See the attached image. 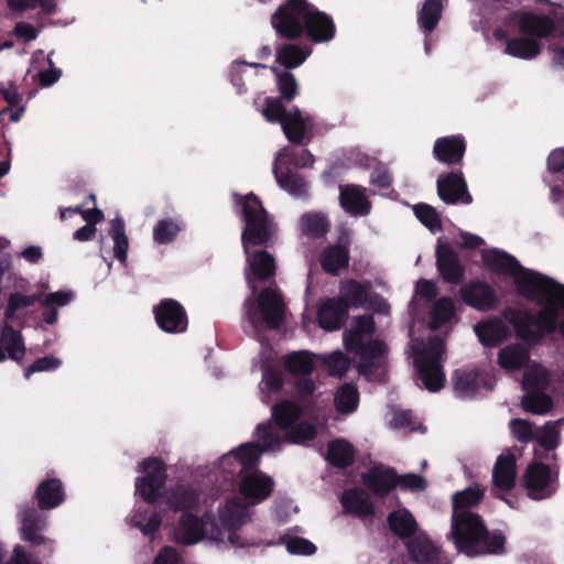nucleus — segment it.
<instances>
[{"label":"nucleus","mask_w":564,"mask_h":564,"mask_svg":"<svg viewBox=\"0 0 564 564\" xmlns=\"http://www.w3.org/2000/svg\"><path fill=\"white\" fill-rule=\"evenodd\" d=\"M242 217L246 226L241 240L247 259L246 280L254 295L257 286L253 280L265 281L274 275L275 261L268 251L251 252V247L267 245L275 234V225L269 218L259 198L250 193L242 198Z\"/></svg>","instance_id":"obj_1"},{"label":"nucleus","mask_w":564,"mask_h":564,"mask_svg":"<svg viewBox=\"0 0 564 564\" xmlns=\"http://www.w3.org/2000/svg\"><path fill=\"white\" fill-rule=\"evenodd\" d=\"M274 481L271 477L252 468L247 469L239 480V494L243 501L234 497L219 508L221 524L228 530V543L232 547H243L245 541L236 532L250 518V508L265 500L272 492Z\"/></svg>","instance_id":"obj_2"},{"label":"nucleus","mask_w":564,"mask_h":564,"mask_svg":"<svg viewBox=\"0 0 564 564\" xmlns=\"http://www.w3.org/2000/svg\"><path fill=\"white\" fill-rule=\"evenodd\" d=\"M272 26L288 39H296L306 31L314 42H327L335 35L333 20L306 0H288L271 18Z\"/></svg>","instance_id":"obj_3"},{"label":"nucleus","mask_w":564,"mask_h":564,"mask_svg":"<svg viewBox=\"0 0 564 564\" xmlns=\"http://www.w3.org/2000/svg\"><path fill=\"white\" fill-rule=\"evenodd\" d=\"M302 409L292 401H281L272 409L274 422L260 424L256 430V438L263 451H279L284 442L305 444L315 438L316 426L308 422H300Z\"/></svg>","instance_id":"obj_4"},{"label":"nucleus","mask_w":564,"mask_h":564,"mask_svg":"<svg viewBox=\"0 0 564 564\" xmlns=\"http://www.w3.org/2000/svg\"><path fill=\"white\" fill-rule=\"evenodd\" d=\"M375 322L371 315L354 317L344 332V345L358 357V371L368 380H380L386 371L388 347L381 340H372Z\"/></svg>","instance_id":"obj_5"},{"label":"nucleus","mask_w":564,"mask_h":564,"mask_svg":"<svg viewBox=\"0 0 564 564\" xmlns=\"http://www.w3.org/2000/svg\"><path fill=\"white\" fill-rule=\"evenodd\" d=\"M552 285L556 292L547 295L542 302L533 301L541 305V310L536 314L530 312L514 313L511 323L513 324L517 335L529 341L536 343L546 334L554 333L557 328L564 338V285L552 280Z\"/></svg>","instance_id":"obj_6"},{"label":"nucleus","mask_w":564,"mask_h":564,"mask_svg":"<svg viewBox=\"0 0 564 564\" xmlns=\"http://www.w3.org/2000/svg\"><path fill=\"white\" fill-rule=\"evenodd\" d=\"M449 540L456 549L467 556L502 552L505 538L490 533L477 513H452Z\"/></svg>","instance_id":"obj_7"},{"label":"nucleus","mask_w":564,"mask_h":564,"mask_svg":"<svg viewBox=\"0 0 564 564\" xmlns=\"http://www.w3.org/2000/svg\"><path fill=\"white\" fill-rule=\"evenodd\" d=\"M485 264L491 270L513 278L518 291L530 301L542 302L556 292L552 279L524 269L511 254L492 249L482 252Z\"/></svg>","instance_id":"obj_8"},{"label":"nucleus","mask_w":564,"mask_h":564,"mask_svg":"<svg viewBox=\"0 0 564 564\" xmlns=\"http://www.w3.org/2000/svg\"><path fill=\"white\" fill-rule=\"evenodd\" d=\"M24 284L25 281L21 279L19 284L21 291L15 290L9 293L3 312L4 323L12 324L14 321L20 319L24 310L39 302L45 308L42 314L43 321L48 325H53L58 318L57 308L66 306L75 297L72 291L52 292L43 297L40 294H24L22 292Z\"/></svg>","instance_id":"obj_9"},{"label":"nucleus","mask_w":564,"mask_h":564,"mask_svg":"<svg viewBox=\"0 0 564 564\" xmlns=\"http://www.w3.org/2000/svg\"><path fill=\"white\" fill-rule=\"evenodd\" d=\"M444 351V341L437 336L413 345L414 365L419 378L422 384L432 392H436L444 387L445 373L442 368Z\"/></svg>","instance_id":"obj_10"},{"label":"nucleus","mask_w":564,"mask_h":564,"mask_svg":"<svg viewBox=\"0 0 564 564\" xmlns=\"http://www.w3.org/2000/svg\"><path fill=\"white\" fill-rule=\"evenodd\" d=\"M267 121L281 123L288 140L295 144H303L308 118H304L299 108L286 110L279 98L265 97L260 110Z\"/></svg>","instance_id":"obj_11"},{"label":"nucleus","mask_w":564,"mask_h":564,"mask_svg":"<svg viewBox=\"0 0 564 564\" xmlns=\"http://www.w3.org/2000/svg\"><path fill=\"white\" fill-rule=\"evenodd\" d=\"M203 538L225 542V538L228 540V530L223 524L221 528L218 527L209 516L199 520L191 513H184L174 530L175 541L182 544H194Z\"/></svg>","instance_id":"obj_12"},{"label":"nucleus","mask_w":564,"mask_h":564,"mask_svg":"<svg viewBox=\"0 0 564 564\" xmlns=\"http://www.w3.org/2000/svg\"><path fill=\"white\" fill-rule=\"evenodd\" d=\"M21 523V538L31 545L36 546L43 544L46 555L54 553V541L41 534L46 528L47 517L30 506H21L18 512Z\"/></svg>","instance_id":"obj_13"},{"label":"nucleus","mask_w":564,"mask_h":564,"mask_svg":"<svg viewBox=\"0 0 564 564\" xmlns=\"http://www.w3.org/2000/svg\"><path fill=\"white\" fill-rule=\"evenodd\" d=\"M139 471H144V477H138L135 480V491L144 501L153 503L160 496L166 479V473L163 463L158 458L144 459Z\"/></svg>","instance_id":"obj_14"},{"label":"nucleus","mask_w":564,"mask_h":564,"mask_svg":"<svg viewBox=\"0 0 564 564\" xmlns=\"http://www.w3.org/2000/svg\"><path fill=\"white\" fill-rule=\"evenodd\" d=\"M153 313L159 327L166 333H184L187 329L186 311L176 300H162L154 306Z\"/></svg>","instance_id":"obj_15"},{"label":"nucleus","mask_w":564,"mask_h":564,"mask_svg":"<svg viewBox=\"0 0 564 564\" xmlns=\"http://www.w3.org/2000/svg\"><path fill=\"white\" fill-rule=\"evenodd\" d=\"M258 445L246 443L238 449L232 451L220 458V468L223 471L239 477L247 470L257 468L261 452Z\"/></svg>","instance_id":"obj_16"},{"label":"nucleus","mask_w":564,"mask_h":564,"mask_svg":"<svg viewBox=\"0 0 564 564\" xmlns=\"http://www.w3.org/2000/svg\"><path fill=\"white\" fill-rule=\"evenodd\" d=\"M524 486L532 499L541 500L555 491V479L546 465L533 463L525 470Z\"/></svg>","instance_id":"obj_17"},{"label":"nucleus","mask_w":564,"mask_h":564,"mask_svg":"<svg viewBox=\"0 0 564 564\" xmlns=\"http://www.w3.org/2000/svg\"><path fill=\"white\" fill-rule=\"evenodd\" d=\"M438 197L448 205H469L473 197L467 189V184L462 173L451 172L442 174L436 182Z\"/></svg>","instance_id":"obj_18"},{"label":"nucleus","mask_w":564,"mask_h":564,"mask_svg":"<svg viewBox=\"0 0 564 564\" xmlns=\"http://www.w3.org/2000/svg\"><path fill=\"white\" fill-rule=\"evenodd\" d=\"M257 301L262 319L268 327H280L285 315V304L281 292L275 288H265L260 292Z\"/></svg>","instance_id":"obj_19"},{"label":"nucleus","mask_w":564,"mask_h":564,"mask_svg":"<svg viewBox=\"0 0 564 564\" xmlns=\"http://www.w3.org/2000/svg\"><path fill=\"white\" fill-rule=\"evenodd\" d=\"M520 33L529 35L530 39L547 37L555 31L553 20L545 14H535L532 12H517L514 14Z\"/></svg>","instance_id":"obj_20"},{"label":"nucleus","mask_w":564,"mask_h":564,"mask_svg":"<svg viewBox=\"0 0 564 564\" xmlns=\"http://www.w3.org/2000/svg\"><path fill=\"white\" fill-rule=\"evenodd\" d=\"M460 297L469 306L478 311H489L497 304L495 291L481 281H471L460 288Z\"/></svg>","instance_id":"obj_21"},{"label":"nucleus","mask_w":564,"mask_h":564,"mask_svg":"<svg viewBox=\"0 0 564 564\" xmlns=\"http://www.w3.org/2000/svg\"><path fill=\"white\" fill-rule=\"evenodd\" d=\"M345 310L348 307H366L371 304V283L356 280H344L340 282L339 296L337 297Z\"/></svg>","instance_id":"obj_22"},{"label":"nucleus","mask_w":564,"mask_h":564,"mask_svg":"<svg viewBox=\"0 0 564 564\" xmlns=\"http://www.w3.org/2000/svg\"><path fill=\"white\" fill-rule=\"evenodd\" d=\"M436 265L443 279L448 283L458 284L464 278V268L452 247L441 243L436 249Z\"/></svg>","instance_id":"obj_23"},{"label":"nucleus","mask_w":564,"mask_h":564,"mask_svg":"<svg viewBox=\"0 0 564 564\" xmlns=\"http://www.w3.org/2000/svg\"><path fill=\"white\" fill-rule=\"evenodd\" d=\"M340 206L352 216H365L370 213L371 204L366 195V188L347 184L339 186Z\"/></svg>","instance_id":"obj_24"},{"label":"nucleus","mask_w":564,"mask_h":564,"mask_svg":"<svg viewBox=\"0 0 564 564\" xmlns=\"http://www.w3.org/2000/svg\"><path fill=\"white\" fill-rule=\"evenodd\" d=\"M466 143L460 135H451L436 139L433 155L447 165L459 164L464 158Z\"/></svg>","instance_id":"obj_25"},{"label":"nucleus","mask_w":564,"mask_h":564,"mask_svg":"<svg viewBox=\"0 0 564 564\" xmlns=\"http://www.w3.org/2000/svg\"><path fill=\"white\" fill-rule=\"evenodd\" d=\"M364 484L377 496H387L397 486V475L392 468L382 465L373 466L362 474Z\"/></svg>","instance_id":"obj_26"},{"label":"nucleus","mask_w":564,"mask_h":564,"mask_svg":"<svg viewBox=\"0 0 564 564\" xmlns=\"http://www.w3.org/2000/svg\"><path fill=\"white\" fill-rule=\"evenodd\" d=\"M64 487L57 478L41 481L34 492V499L41 510H51L58 507L64 501Z\"/></svg>","instance_id":"obj_27"},{"label":"nucleus","mask_w":564,"mask_h":564,"mask_svg":"<svg viewBox=\"0 0 564 564\" xmlns=\"http://www.w3.org/2000/svg\"><path fill=\"white\" fill-rule=\"evenodd\" d=\"M516 457L510 452L499 455L492 469V481L500 490H510L516 482Z\"/></svg>","instance_id":"obj_28"},{"label":"nucleus","mask_w":564,"mask_h":564,"mask_svg":"<svg viewBox=\"0 0 564 564\" xmlns=\"http://www.w3.org/2000/svg\"><path fill=\"white\" fill-rule=\"evenodd\" d=\"M317 318L325 330H337L346 321L347 311L338 299H327L321 304Z\"/></svg>","instance_id":"obj_29"},{"label":"nucleus","mask_w":564,"mask_h":564,"mask_svg":"<svg viewBox=\"0 0 564 564\" xmlns=\"http://www.w3.org/2000/svg\"><path fill=\"white\" fill-rule=\"evenodd\" d=\"M529 361L530 350L520 343L509 344L498 352V365L505 370H519L525 366L528 367Z\"/></svg>","instance_id":"obj_30"},{"label":"nucleus","mask_w":564,"mask_h":564,"mask_svg":"<svg viewBox=\"0 0 564 564\" xmlns=\"http://www.w3.org/2000/svg\"><path fill=\"white\" fill-rule=\"evenodd\" d=\"M0 346L11 360L17 362L23 360L26 351L24 338L20 330L13 328L12 324L3 323L0 335Z\"/></svg>","instance_id":"obj_31"},{"label":"nucleus","mask_w":564,"mask_h":564,"mask_svg":"<svg viewBox=\"0 0 564 564\" xmlns=\"http://www.w3.org/2000/svg\"><path fill=\"white\" fill-rule=\"evenodd\" d=\"M453 382L456 395L463 399L474 397L485 383L481 373L477 369L456 370Z\"/></svg>","instance_id":"obj_32"},{"label":"nucleus","mask_w":564,"mask_h":564,"mask_svg":"<svg viewBox=\"0 0 564 564\" xmlns=\"http://www.w3.org/2000/svg\"><path fill=\"white\" fill-rule=\"evenodd\" d=\"M474 329L479 340L486 346H496L509 335L508 326L500 319L480 322Z\"/></svg>","instance_id":"obj_33"},{"label":"nucleus","mask_w":564,"mask_h":564,"mask_svg":"<svg viewBox=\"0 0 564 564\" xmlns=\"http://www.w3.org/2000/svg\"><path fill=\"white\" fill-rule=\"evenodd\" d=\"M273 173L279 186L290 195L294 197L307 195L308 184L300 174L290 172L286 167L283 170L276 165H273Z\"/></svg>","instance_id":"obj_34"},{"label":"nucleus","mask_w":564,"mask_h":564,"mask_svg":"<svg viewBox=\"0 0 564 564\" xmlns=\"http://www.w3.org/2000/svg\"><path fill=\"white\" fill-rule=\"evenodd\" d=\"M349 263V251L343 246H330L321 253V265L329 274L337 275Z\"/></svg>","instance_id":"obj_35"},{"label":"nucleus","mask_w":564,"mask_h":564,"mask_svg":"<svg viewBox=\"0 0 564 564\" xmlns=\"http://www.w3.org/2000/svg\"><path fill=\"white\" fill-rule=\"evenodd\" d=\"M344 508L358 517H369L373 513V506L369 496L361 489L346 490L341 496Z\"/></svg>","instance_id":"obj_36"},{"label":"nucleus","mask_w":564,"mask_h":564,"mask_svg":"<svg viewBox=\"0 0 564 564\" xmlns=\"http://www.w3.org/2000/svg\"><path fill=\"white\" fill-rule=\"evenodd\" d=\"M542 44L536 39L513 37L506 41L505 53L517 58L532 59L541 52Z\"/></svg>","instance_id":"obj_37"},{"label":"nucleus","mask_w":564,"mask_h":564,"mask_svg":"<svg viewBox=\"0 0 564 564\" xmlns=\"http://www.w3.org/2000/svg\"><path fill=\"white\" fill-rule=\"evenodd\" d=\"M485 489L478 485L470 486L462 491H457L452 497L453 514L456 512L475 513L471 509L481 501Z\"/></svg>","instance_id":"obj_38"},{"label":"nucleus","mask_w":564,"mask_h":564,"mask_svg":"<svg viewBox=\"0 0 564 564\" xmlns=\"http://www.w3.org/2000/svg\"><path fill=\"white\" fill-rule=\"evenodd\" d=\"M388 523L391 531L400 538L412 536L416 529L417 523L408 509H398L388 516Z\"/></svg>","instance_id":"obj_39"},{"label":"nucleus","mask_w":564,"mask_h":564,"mask_svg":"<svg viewBox=\"0 0 564 564\" xmlns=\"http://www.w3.org/2000/svg\"><path fill=\"white\" fill-rule=\"evenodd\" d=\"M314 158L306 149L294 150L290 147L281 149L275 156L274 165L283 169V166L292 165L297 169L311 167Z\"/></svg>","instance_id":"obj_40"},{"label":"nucleus","mask_w":564,"mask_h":564,"mask_svg":"<svg viewBox=\"0 0 564 564\" xmlns=\"http://www.w3.org/2000/svg\"><path fill=\"white\" fill-rule=\"evenodd\" d=\"M300 230L308 237H324L329 230V221L322 213H306L300 219Z\"/></svg>","instance_id":"obj_41"},{"label":"nucleus","mask_w":564,"mask_h":564,"mask_svg":"<svg viewBox=\"0 0 564 564\" xmlns=\"http://www.w3.org/2000/svg\"><path fill=\"white\" fill-rule=\"evenodd\" d=\"M551 382V373L540 364L528 365L523 373L522 387L524 390H543Z\"/></svg>","instance_id":"obj_42"},{"label":"nucleus","mask_w":564,"mask_h":564,"mask_svg":"<svg viewBox=\"0 0 564 564\" xmlns=\"http://www.w3.org/2000/svg\"><path fill=\"white\" fill-rule=\"evenodd\" d=\"M408 551L412 560L417 563H433L437 558V547L424 536H416L408 543Z\"/></svg>","instance_id":"obj_43"},{"label":"nucleus","mask_w":564,"mask_h":564,"mask_svg":"<svg viewBox=\"0 0 564 564\" xmlns=\"http://www.w3.org/2000/svg\"><path fill=\"white\" fill-rule=\"evenodd\" d=\"M442 0H425L419 12L417 23L427 34L436 28L442 17Z\"/></svg>","instance_id":"obj_44"},{"label":"nucleus","mask_w":564,"mask_h":564,"mask_svg":"<svg viewBox=\"0 0 564 564\" xmlns=\"http://www.w3.org/2000/svg\"><path fill=\"white\" fill-rule=\"evenodd\" d=\"M310 55V51L296 45V44H284L276 48L275 57L276 62L286 68H295L304 63L306 57Z\"/></svg>","instance_id":"obj_45"},{"label":"nucleus","mask_w":564,"mask_h":564,"mask_svg":"<svg viewBox=\"0 0 564 564\" xmlns=\"http://www.w3.org/2000/svg\"><path fill=\"white\" fill-rule=\"evenodd\" d=\"M167 503L174 510L191 509L198 503V494L186 486H177L169 492Z\"/></svg>","instance_id":"obj_46"},{"label":"nucleus","mask_w":564,"mask_h":564,"mask_svg":"<svg viewBox=\"0 0 564 564\" xmlns=\"http://www.w3.org/2000/svg\"><path fill=\"white\" fill-rule=\"evenodd\" d=\"M522 408L532 414L542 415L547 413L552 406V399L540 390H527L521 399Z\"/></svg>","instance_id":"obj_47"},{"label":"nucleus","mask_w":564,"mask_h":564,"mask_svg":"<svg viewBox=\"0 0 564 564\" xmlns=\"http://www.w3.org/2000/svg\"><path fill=\"white\" fill-rule=\"evenodd\" d=\"M308 351L301 350L288 355L284 359L285 369L295 375L307 376L314 370V358Z\"/></svg>","instance_id":"obj_48"},{"label":"nucleus","mask_w":564,"mask_h":564,"mask_svg":"<svg viewBox=\"0 0 564 564\" xmlns=\"http://www.w3.org/2000/svg\"><path fill=\"white\" fill-rule=\"evenodd\" d=\"M336 410L340 413L354 412L359 403V393L355 386L345 383L340 386L334 397Z\"/></svg>","instance_id":"obj_49"},{"label":"nucleus","mask_w":564,"mask_h":564,"mask_svg":"<svg viewBox=\"0 0 564 564\" xmlns=\"http://www.w3.org/2000/svg\"><path fill=\"white\" fill-rule=\"evenodd\" d=\"M327 458L335 466L346 467L354 460V449L346 441H333L328 445Z\"/></svg>","instance_id":"obj_50"},{"label":"nucleus","mask_w":564,"mask_h":564,"mask_svg":"<svg viewBox=\"0 0 564 564\" xmlns=\"http://www.w3.org/2000/svg\"><path fill=\"white\" fill-rule=\"evenodd\" d=\"M316 358L323 362L328 373L334 377H343L350 366L349 358L339 350L328 355H317Z\"/></svg>","instance_id":"obj_51"},{"label":"nucleus","mask_w":564,"mask_h":564,"mask_svg":"<svg viewBox=\"0 0 564 564\" xmlns=\"http://www.w3.org/2000/svg\"><path fill=\"white\" fill-rule=\"evenodd\" d=\"M454 315L455 306L453 300L449 297H441L432 307L430 325L433 329H436L449 322Z\"/></svg>","instance_id":"obj_52"},{"label":"nucleus","mask_w":564,"mask_h":564,"mask_svg":"<svg viewBox=\"0 0 564 564\" xmlns=\"http://www.w3.org/2000/svg\"><path fill=\"white\" fill-rule=\"evenodd\" d=\"M182 230L180 221L174 219H161L153 228V239L160 245L172 242Z\"/></svg>","instance_id":"obj_53"},{"label":"nucleus","mask_w":564,"mask_h":564,"mask_svg":"<svg viewBox=\"0 0 564 564\" xmlns=\"http://www.w3.org/2000/svg\"><path fill=\"white\" fill-rule=\"evenodd\" d=\"M131 525L139 528L144 535H152L161 525L162 519L159 513H151L148 517V511L138 509L130 517Z\"/></svg>","instance_id":"obj_54"},{"label":"nucleus","mask_w":564,"mask_h":564,"mask_svg":"<svg viewBox=\"0 0 564 564\" xmlns=\"http://www.w3.org/2000/svg\"><path fill=\"white\" fill-rule=\"evenodd\" d=\"M110 235L113 240L115 257L120 261H124L127 258L128 238L124 232V223L121 218L117 217L111 220Z\"/></svg>","instance_id":"obj_55"},{"label":"nucleus","mask_w":564,"mask_h":564,"mask_svg":"<svg viewBox=\"0 0 564 564\" xmlns=\"http://www.w3.org/2000/svg\"><path fill=\"white\" fill-rule=\"evenodd\" d=\"M270 68L276 76V84L281 96L288 101L294 99L299 93V85L294 75L289 70H280L275 66Z\"/></svg>","instance_id":"obj_56"},{"label":"nucleus","mask_w":564,"mask_h":564,"mask_svg":"<svg viewBox=\"0 0 564 564\" xmlns=\"http://www.w3.org/2000/svg\"><path fill=\"white\" fill-rule=\"evenodd\" d=\"M413 210L417 219L432 232L441 230V219L432 206L427 204H417L413 207Z\"/></svg>","instance_id":"obj_57"},{"label":"nucleus","mask_w":564,"mask_h":564,"mask_svg":"<svg viewBox=\"0 0 564 564\" xmlns=\"http://www.w3.org/2000/svg\"><path fill=\"white\" fill-rule=\"evenodd\" d=\"M509 429L514 438L521 443H529L535 440L536 430L533 424L524 419H512L509 422Z\"/></svg>","instance_id":"obj_58"},{"label":"nucleus","mask_w":564,"mask_h":564,"mask_svg":"<svg viewBox=\"0 0 564 564\" xmlns=\"http://www.w3.org/2000/svg\"><path fill=\"white\" fill-rule=\"evenodd\" d=\"M557 426L556 423L549 422L542 429L536 430L535 440L545 449H552L557 445Z\"/></svg>","instance_id":"obj_59"},{"label":"nucleus","mask_w":564,"mask_h":564,"mask_svg":"<svg viewBox=\"0 0 564 564\" xmlns=\"http://www.w3.org/2000/svg\"><path fill=\"white\" fill-rule=\"evenodd\" d=\"M61 365V359L53 356H45L36 359L32 365L26 367L24 370V377L25 379H29L34 372L55 370Z\"/></svg>","instance_id":"obj_60"},{"label":"nucleus","mask_w":564,"mask_h":564,"mask_svg":"<svg viewBox=\"0 0 564 564\" xmlns=\"http://www.w3.org/2000/svg\"><path fill=\"white\" fill-rule=\"evenodd\" d=\"M289 553L296 555H311L316 551V546L303 538H290L285 542Z\"/></svg>","instance_id":"obj_61"},{"label":"nucleus","mask_w":564,"mask_h":564,"mask_svg":"<svg viewBox=\"0 0 564 564\" xmlns=\"http://www.w3.org/2000/svg\"><path fill=\"white\" fill-rule=\"evenodd\" d=\"M397 485L403 490L422 491L426 488V480L416 474H404L397 476Z\"/></svg>","instance_id":"obj_62"},{"label":"nucleus","mask_w":564,"mask_h":564,"mask_svg":"<svg viewBox=\"0 0 564 564\" xmlns=\"http://www.w3.org/2000/svg\"><path fill=\"white\" fill-rule=\"evenodd\" d=\"M242 66H251V67H260L265 68L267 66L264 64L260 63H246V62H235L231 66V82L237 87V93L242 94L246 91L245 84L241 80V74H242Z\"/></svg>","instance_id":"obj_63"},{"label":"nucleus","mask_w":564,"mask_h":564,"mask_svg":"<svg viewBox=\"0 0 564 564\" xmlns=\"http://www.w3.org/2000/svg\"><path fill=\"white\" fill-rule=\"evenodd\" d=\"M8 564H42L32 554L25 552L23 546L15 545L12 551V555L8 561Z\"/></svg>","instance_id":"obj_64"}]
</instances>
